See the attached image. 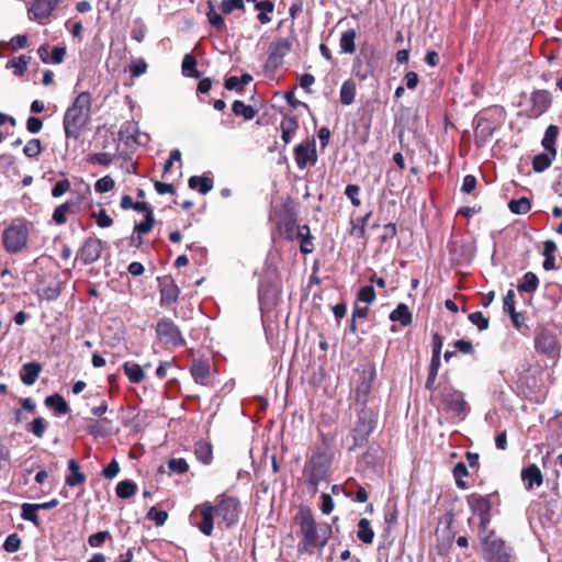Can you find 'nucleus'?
<instances>
[{
	"instance_id": "obj_1",
	"label": "nucleus",
	"mask_w": 562,
	"mask_h": 562,
	"mask_svg": "<svg viewBox=\"0 0 562 562\" xmlns=\"http://www.w3.org/2000/svg\"><path fill=\"white\" fill-rule=\"evenodd\" d=\"M299 525L297 552L300 554H313L316 550L326 547L333 535V528L329 524L318 525L308 507H301L294 517Z\"/></svg>"
},
{
	"instance_id": "obj_2",
	"label": "nucleus",
	"mask_w": 562,
	"mask_h": 562,
	"mask_svg": "<svg viewBox=\"0 0 562 562\" xmlns=\"http://www.w3.org/2000/svg\"><path fill=\"white\" fill-rule=\"evenodd\" d=\"M91 123V93L80 92L66 109L63 127L67 139L78 140Z\"/></svg>"
},
{
	"instance_id": "obj_3",
	"label": "nucleus",
	"mask_w": 562,
	"mask_h": 562,
	"mask_svg": "<svg viewBox=\"0 0 562 562\" xmlns=\"http://www.w3.org/2000/svg\"><path fill=\"white\" fill-rule=\"evenodd\" d=\"M484 562H512L514 548L495 530H490L480 541Z\"/></svg>"
},
{
	"instance_id": "obj_4",
	"label": "nucleus",
	"mask_w": 562,
	"mask_h": 562,
	"mask_svg": "<svg viewBox=\"0 0 562 562\" xmlns=\"http://www.w3.org/2000/svg\"><path fill=\"white\" fill-rule=\"evenodd\" d=\"M213 507L218 520V526L224 525L229 529L236 526L241 514V505L236 496L225 493L216 496Z\"/></svg>"
},
{
	"instance_id": "obj_5",
	"label": "nucleus",
	"mask_w": 562,
	"mask_h": 562,
	"mask_svg": "<svg viewBox=\"0 0 562 562\" xmlns=\"http://www.w3.org/2000/svg\"><path fill=\"white\" fill-rule=\"evenodd\" d=\"M30 231L24 220H15L2 232V245L8 254L21 252L26 246Z\"/></svg>"
},
{
	"instance_id": "obj_6",
	"label": "nucleus",
	"mask_w": 562,
	"mask_h": 562,
	"mask_svg": "<svg viewBox=\"0 0 562 562\" xmlns=\"http://www.w3.org/2000/svg\"><path fill=\"white\" fill-rule=\"evenodd\" d=\"M333 459L325 456H311L305 462L303 474L310 488L317 490V485L327 477Z\"/></svg>"
},
{
	"instance_id": "obj_7",
	"label": "nucleus",
	"mask_w": 562,
	"mask_h": 562,
	"mask_svg": "<svg viewBox=\"0 0 562 562\" xmlns=\"http://www.w3.org/2000/svg\"><path fill=\"white\" fill-rule=\"evenodd\" d=\"M215 517L213 503L205 501L194 506L189 515V521L191 526L198 528L202 535L211 537L214 531Z\"/></svg>"
},
{
	"instance_id": "obj_8",
	"label": "nucleus",
	"mask_w": 562,
	"mask_h": 562,
	"mask_svg": "<svg viewBox=\"0 0 562 562\" xmlns=\"http://www.w3.org/2000/svg\"><path fill=\"white\" fill-rule=\"evenodd\" d=\"M154 328L156 338L161 344L169 345L173 348L183 347L186 345V339L179 326L170 317L164 316L159 318Z\"/></svg>"
},
{
	"instance_id": "obj_9",
	"label": "nucleus",
	"mask_w": 562,
	"mask_h": 562,
	"mask_svg": "<svg viewBox=\"0 0 562 562\" xmlns=\"http://www.w3.org/2000/svg\"><path fill=\"white\" fill-rule=\"evenodd\" d=\"M297 213L292 203H284L277 214V231L281 237L289 241L296 239V232L299 225Z\"/></svg>"
},
{
	"instance_id": "obj_10",
	"label": "nucleus",
	"mask_w": 562,
	"mask_h": 562,
	"mask_svg": "<svg viewBox=\"0 0 562 562\" xmlns=\"http://www.w3.org/2000/svg\"><path fill=\"white\" fill-rule=\"evenodd\" d=\"M438 398L443 411L452 413L456 416L467 414L468 404L464 400L463 393L456 390L452 385H445L440 387Z\"/></svg>"
},
{
	"instance_id": "obj_11",
	"label": "nucleus",
	"mask_w": 562,
	"mask_h": 562,
	"mask_svg": "<svg viewBox=\"0 0 562 562\" xmlns=\"http://www.w3.org/2000/svg\"><path fill=\"white\" fill-rule=\"evenodd\" d=\"M376 424L375 413L368 407H361L358 412V420L353 428V446H363Z\"/></svg>"
},
{
	"instance_id": "obj_12",
	"label": "nucleus",
	"mask_w": 562,
	"mask_h": 562,
	"mask_svg": "<svg viewBox=\"0 0 562 562\" xmlns=\"http://www.w3.org/2000/svg\"><path fill=\"white\" fill-rule=\"evenodd\" d=\"M103 251V241L98 237H87L76 254V261L88 266L98 261Z\"/></svg>"
},
{
	"instance_id": "obj_13",
	"label": "nucleus",
	"mask_w": 562,
	"mask_h": 562,
	"mask_svg": "<svg viewBox=\"0 0 562 562\" xmlns=\"http://www.w3.org/2000/svg\"><path fill=\"white\" fill-rule=\"evenodd\" d=\"M294 159L299 169L314 166L317 161L316 142L314 138H306L294 147Z\"/></svg>"
},
{
	"instance_id": "obj_14",
	"label": "nucleus",
	"mask_w": 562,
	"mask_h": 562,
	"mask_svg": "<svg viewBox=\"0 0 562 562\" xmlns=\"http://www.w3.org/2000/svg\"><path fill=\"white\" fill-rule=\"evenodd\" d=\"M495 501L499 502V495L497 492L486 495L472 493L467 496V504L471 513L477 517L491 514L492 506Z\"/></svg>"
},
{
	"instance_id": "obj_15",
	"label": "nucleus",
	"mask_w": 562,
	"mask_h": 562,
	"mask_svg": "<svg viewBox=\"0 0 562 562\" xmlns=\"http://www.w3.org/2000/svg\"><path fill=\"white\" fill-rule=\"evenodd\" d=\"M134 211L144 213V220L139 223H136L134 226V232L137 233V243L136 246L139 247L143 244V235L148 234L155 224L154 210L151 205L144 201H136L134 203Z\"/></svg>"
},
{
	"instance_id": "obj_16",
	"label": "nucleus",
	"mask_w": 562,
	"mask_h": 562,
	"mask_svg": "<svg viewBox=\"0 0 562 562\" xmlns=\"http://www.w3.org/2000/svg\"><path fill=\"white\" fill-rule=\"evenodd\" d=\"M63 0H32L27 8L29 19L38 21L49 19Z\"/></svg>"
},
{
	"instance_id": "obj_17",
	"label": "nucleus",
	"mask_w": 562,
	"mask_h": 562,
	"mask_svg": "<svg viewBox=\"0 0 562 562\" xmlns=\"http://www.w3.org/2000/svg\"><path fill=\"white\" fill-rule=\"evenodd\" d=\"M374 380V371H362L359 381L355 387V402L361 407H367V403L372 390V383Z\"/></svg>"
},
{
	"instance_id": "obj_18",
	"label": "nucleus",
	"mask_w": 562,
	"mask_h": 562,
	"mask_svg": "<svg viewBox=\"0 0 562 562\" xmlns=\"http://www.w3.org/2000/svg\"><path fill=\"white\" fill-rule=\"evenodd\" d=\"M530 103L529 116L537 119L549 110L552 104V97L548 90H535L531 92Z\"/></svg>"
},
{
	"instance_id": "obj_19",
	"label": "nucleus",
	"mask_w": 562,
	"mask_h": 562,
	"mask_svg": "<svg viewBox=\"0 0 562 562\" xmlns=\"http://www.w3.org/2000/svg\"><path fill=\"white\" fill-rule=\"evenodd\" d=\"M159 280V305L170 306L175 304L180 295V289L171 277H164Z\"/></svg>"
},
{
	"instance_id": "obj_20",
	"label": "nucleus",
	"mask_w": 562,
	"mask_h": 562,
	"mask_svg": "<svg viewBox=\"0 0 562 562\" xmlns=\"http://www.w3.org/2000/svg\"><path fill=\"white\" fill-rule=\"evenodd\" d=\"M496 126L487 117H477L474 127V144L477 148L484 147L493 136Z\"/></svg>"
},
{
	"instance_id": "obj_21",
	"label": "nucleus",
	"mask_w": 562,
	"mask_h": 562,
	"mask_svg": "<svg viewBox=\"0 0 562 562\" xmlns=\"http://www.w3.org/2000/svg\"><path fill=\"white\" fill-rule=\"evenodd\" d=\"M85 199L83 195L78 196L76 200H68L58 205L52 215V220L57 225H64L67 222L68 214H77L80 211V203Z\"/></svg>"
},
{
	"instance_id": "obj_22",
	"label": "nucleus",
	"mask_w": 562,
	"mask_h": 562,
	"mask_svg": "<svg viewBox=\"0 0 562 562\" xmlns=\"http://www.w3.org/2000/svg\"><path fill=\"white\" fill-rule=\"evenodd\" d=\"M291 44L286 38H278L269 46L268 64L277 68L282 64L283 57L290 52Z\"/></svg>"
},
{
	"instance_id": "obj_23",
	"label": "nucleus",
	"mask_w": 562,
	"mask_h": 562,
	"mask_svg": "<svg viewBox=\"0 0 562 562\" xmlns=\"http://www.w3.org/2000/svg\"><path fill=\"white\" fill-rule=\"evenodd\" d=\"M190 373L196 383L203 386L211 385V366L207 359L193 360Z\"/></svg>"
},
{
	"instance_id": "obj_24",
	"label": "nucleus",
	"mask_w": 562,
	"mask_h": 562,
	"mask_svg": "<svg viewBox=\"0 0 562 562\" xmlns=\"http://www.w3.org/2000/svg\"><path fill=\"white\" fill-rule=\"evenodd\" d=\"M537 349L548 356L554 355L559 350V344L553 334L548 330H542L536 337Z\"/></svg>"
},
{
	"instance_id": "obj_25",
	"label": "nucleus",
	"mask_w": 562,
	"mask_h": 562,
	"mask_svg": "<svg viewBox=\"0 0 562 562\" xmlns=\"http://www.w3.org/2000/svg\"><path fill=\"white\" fill-rule=\"evenodd\" d=\"M521 480L526 484L528 491L532 490L533 486H540L543 483V475L537 464H530L522 469Z\"/></svg>"
},
{
	"instance_id": "obj_26",
	"label": "nucleus",
	"mask_w": 562,
	"mask_h": 562,
	"mask_svg": "<svg viewBox=\"0 0 562 562\" xmlns=\"http://www.w3.org/2000/svg\"><path fill=\"white\" fill-rule=\"evenodd\" d=\"M43 367L40 362H26L22 366L20 371V379L23 384L30 386L33 385L38 379Z\"/></svg>"
},
{
	"instance_id": "obj_27",
	"label": "nucleus",
	"mask_w": 562,
	"mask_h": 562,
	"mask_svg": "<svg viewBox=\"0 0 562 562\" xmlns=\"http://www.w3.org/2000/svg\"><path fill=\"white\" fill-rule=\"evenodd\" d=\"M344 493L347 497H351L358 503H366L369 498L367 490L359 485L353 479L346 481L344 485Z\"/></svg>"
},
{
	"instance_id": "obj_28",
	"label": "nucleus",
	"mask_w": 562,
	"mask_h": 562,
	"mask_svg": "<svg viewBox=\"0 0 562 562\" xmlns=\"http://www.w3.org/2000/svg\"><path fill=\"white\" fill-rule=\"evenodd\" d=\"M321 442L313 449L312 456H325L326 458L334 459L333 446L335 436L333 434L319 432Z\"/></svg>"
},
{
	"instance_id": "obj_29",
	"label": "nucleus",
	"mask_w": 562,
	"mask_h": 562,
	"mask_svg": "<svg viewBox=\"0 0 562 562\" xmlns=\"http://www.w3.org/2000/svg\"><path fill=\"white\" fill-rule=\"evenodd\" d=\"M44 405L54 412L56 416H63L69 413L70 407L63 395L55 393L45 398Z\"/></svg>"
},
{
	"instance_id": "obj_30",
	"label": "nucleus",
	"mask_w": 562,
	"mask_h": 562,
	"mask_svg": "<svg viewBox=\"0 0 562 562\" xmlns=\"http://www.w3.org/2000/svg\"><path fill=\"white\" fill-rule=\"evenodd\" d=\"M296 239L300 240V251L303 255H308L314 250V237L311 234L310 226L307 224L300 225L296 232Z\"/></svg>"
},
{
	"instance_id": "obj_31",
	"label": "nucleus",
	"mask_w": 562,
	"mask_h": 562,
	"mask_svg": "<svg viewBox=\"0 0 562 562\" xmlns=\"http://www.w3.org/2000/svg\"><path fill=\"white\" fill-rule=\"evenodd\" d=\"M389 318L392 322H398L403 327H407L413 323V314L405 303H398L390 313Z\"/></svg>"
},
{
	"instance_id": "obj_32",
	"label": "nucleus",
	"mask_w": 562,
	"mask_h": 562,
	"mask_svg": "<svg viewBox=\"0 0 562 562\" xmlns=\"http://www.w3.org/2000/svg\"><path fill=\"white\" fill-rule=\"evenodd\" d=\"M281 138L285 144H289L299 128V121L295 116L284 115L280 123Z\"/></svg>"
},
{
	"instance_id": "obj_33",
	"label": "nucleus",
	"mask_w": 562,
	"mask_h": 562,
	"mask_svg": "<svg viewBox=\"0 0 562 562\" xmlns=\"http://www.w3.org/2000/svg\"><path fill=\"white\" fill-rule=\"evenodd\" d=\"M194 454L199 461L210 464L213 460V446L210 441L201 439L194 443Z\"/></svg>"
},
{
	"instance_id": "obj_34",
	"label": "nucleus",
	"mask_w": 562,
	"mask_h": 562,
	"mask_svg": "<svg viewBox=\"0 0 562 562\" xmlns=\"http://www.w3.org/2000/svg\"><path fill=\"white\" fill-rule=\"evenodd\" d=\"M188 184L190 189L196 190L201 194H206L213 189L214 181L213 178L207 176H192L189 178Z\"/></svg>"
},
{
	"instance_id": "obj_35",
	"label": "nucleus",
	"mask_w": 562,
	"mask_h": 562,
	"mask_svg": "<svg viewBox=\"0 0 562 562\" xmlns=\"http://www.w3.org/2000/svg\"><path fill=\"white\" fill-rule=\"evenodd\" d=\"M68 469L70 474L66 476L65 481L68 486L72 487L85 483L86 475L80 471V465L75 459L68 461Z\"/></svg>"
},
{
	"instance_id": "obj_36",
	"label": "nucleus",
	"mask_w": 562,
	"mask_h": 562,
	"mask_svg": "<svg viewBox=\"0 0 562 562\" xmlns=\"http://www.w3.org/2000/svg\"><path fill=\"white\" fill-rule=\"evenodd\" d=\"M357 94V85L352 79H347L340 87L339 98L344 105H350L355 102Z\"/></svg>"
},
{
	"instance_id": "obj_37",
	"label": "nucleus",
	"mask_w": 562,
	"mask_h": 562,
	"mask_svg": "<svg viewBox=\"0 0 562 562\" xmlns=\"http://www.w3.org/2000/svg\"><path fill=\"white\" fill-rule=\"evenodd\" d=\"M30 61H31V56L20 55L18 57L10 59L5 64V68H8V69L12 68L14 76L23 77L27 70V65L30 64Z\"/></svg>"
},
{
	"instance_id": "obj_38",
	"label": "nucleus",
	"mask_w": 562,
	"mask_h": 562,
	"mask_svg": "<svg viewBox=\"0 0 562 562\" xmlns=\"http://www.w3.org/2000/svg\"><path fill=\"white\" fill-rule=\"evenodd\" d=\"M356 37H357V32L355 29H349L341 34L340 41H339V46H340L341 53L353 54L356 52V49H357L356 42H355Z\"/></svg>"
},
{
	"instance_id": "obj_39",
	"label": "nucleus",
	"mask_w": 562,
	"mask_h": 562,
	"mask_svg": "<svg viewBox=\"0 0 562 562\" xmlns=\"http://www.w3.org/2000/svg\"><path fill=\"white\" fill-rule=\"evenodd\" d=\"M559 135V127L557 125H549L544 132V136L542 138V146L547 151L552 154V156H557V149H555V140Z\"/></svg>"
},
{
	"instance_id": "obj_40",
	"label": "nucleus",
	"mask_w": 562,
	"mask_h": 562,
	"mask_svg": "<svg viewBox=\"0 0 562 562\" xmlns=\"http://www.w3.org/2000/svg\"><path fill=\"white\" fill-rule=\"evenodd\" d=\"M357 537L361 542L366 544H371L373 542L374 531L371 528L369 519L361 518L358 521Z\"/></svg>"
},
{
	"instance_id": "obj_41",
	"label": "nucleus",
	"mask_w": 562,
	"mask_h": 562,
	"mask_svg": "<svg viewBox=\"0 0 562 562\" xmlns=\"http://www.w3.org/2000/svg\"><path fill=\"white\" fill-rule=\"evenodd\" d=\"M123 370L131 383L137 384L145 379L144 370L137 363L124 362Z\"/></svg>"
},
{
	"instance_id": "obj_42",
	"label": "nucleus",
	"mask_w": 562,
	"mask_h": 562,
	"mask_svg": "<svg viewBox=\"0 0 562 562\" xmlns=\"http://www.w3.org/2000/svg\"><path fill=\"white\" fill-rule=\"evenodd\" d=\"M207 8H209V10L206 12V18H207L209 23L214 29H216V31H218V32L225 31L226 30L225 20L222 16V14L216 12L215 7L211 0L207 1Z\"/></svg>"
},
{
	"instance_id": "obj_43",
	"label": "nucleus",
	"mask_w": 562,
	"mask_h": 562,
	"mask_svg": "<svg viewBox=\"0 0 562 562\" xmlns=\"http://www.w3.org/2000/svg\"><path fill=\"white\" fill-rule=\"evenodd\" d=\"M196 58L192 54H186L182 59V75L184 77L200 78L201 72L196 69Z\"/></svg>"
},
{
	"instance_id": "obj_44",
	"label": "nucleus",
	"mask_w": 562,
	"mask_h": 562,
	"mask_svg": "<svg viewBox=\"0 0 562 562\" xmlns=\"http://www.w3.org/2000/svg\"><path fill=\"white\" fill-rule=\"evenodd\" d=\"M111 422L106 418L93 420L87 426V431L93 437H104L109 434V425Z\"/></svg>"
},
{
	"instance_id": "obj_45",
	"label": "nucleus",
	"mask_w": 562,
	"mask_h": 562,
	"mask_svg": "<svg viewBox=\"0 0 562 562\" xmlns=\"http://www.w3.org/2000/svg\"><path fill=\"white\" fill-rule=\"evenodd\" d=\"M539 285V279L536 273L529 271L525 273L522 282L518 283L517 290L519 292L533 293Z\"/></svg>"
},
{
	"instance_id": "obj_46",
	"label": "nucleus",
	"mask_w": 562,
	"mask_h": 562,
	"mask_svg": "<svg viewBox=\"0 0 562 562\" xmlns=\"http://www.w3.org/2000/svg\"><path fill=\"white\" fill-rule=\"evenodd\" d=\"M232 111L236 116H243L245 120H252L257 114L251 105H247L240 100L233 102Z\"/></svg>"
},
{
	"instance_id": "obj_47",
	"label": "nucleus",
	"mask_w": 562,
	"mask_h": 562,
	"mask_svg": "<svg viewBox=\"0 0 562 562\" xmlns=\"http://www.w3.org/2000/svg\"><path fill=\"white\" fill-rule=\"evenodd\" d=\"M372 212H368L364 216L358 218L356 222L351 221V229L350 235L355 236L358 239H362L366 237V226L368 224L369 218L371 217Z\"/></svg>"
},
{
	"instance_id": "obj_48",
	"label": "nucleus",
	"mask_w": 562,
	"mask_h": 562,
	"mask_svg": "<svg viewBox=\"0 0 562 562\" xmlns=\"http://www.w3.org/2000/svg\"><path fill=\"white\" fill-rule=\"evenodd\" d=\"M137 491L136 484L131 480H124L117 483L115 493L117 497L126 499L135 495Z\"/></svg>"
},
{
	"instance_id": "obj_49",
	"label": "nucleus",
	"mask_w": 562,
	"mask_h": 562,
	"mask_svg": "<svg viewBox=\"0 0 562 562\" xmlns=\"http://www.w3.org/2000/svg\"><path fill=\"white\" fill-rule=\"evenodd\" d=\"M508 209L514 214H527L531 209V201L526 196H522L517 200H510L508 202Z\"/></svg>"
},
{
	"instance_id": "obj_50",
	"label": "nucleus",
	"mask_w": 562,
	"mask_h": 562,
	"mask_svg": "<svg viewBox=\"0 0 562 562\" xmlns=\"http://www.w3.org/2000/svg\"><path fill=\"white\" fill-rule=\"evenodd\" d=\"M452 474L456 480V485L460 490H465L469 487V484L465 481H463V477L469 475L468 468L463 462H458L457 464H454L452 469Z\"/></svg>"
},
{
	"instance_id": "obj_51",
	"label": "nucleus",
	"mask_w": 562,
	"mask_h": 562,
	"mask_svg": "<svg viewBox=\"0 0 562 562\" xmlns=\"http://www.w3.org/2000/svg\"><path fill=\"white\" fill-rule=\"evenodd\" d=\"M555 156H552L549 151L547 154H538L532 159V168L536 172H543L548 169L554 159Z\"/></svg>"
},
{
	"instance_id": "obj_52",
	"label": "nucleus",
	"mask_w": 562,
	"mask_h": 562,
	"mask_svg": "<svg viewBox=\"0 0 562 562\" xmlns=\"http://www.w3.org/2000/svg\"><path fill=\"white\" fill-rule=\"evenodd\" d=\"M48 427V423L43 417H36L26 426V430L32 432L36 438H43Z\"/></svg>"
},
{
	"instance_id": "obj_53",
	"label": "nucleus",
	"mask_w": 562,
	"mask_h": 562,
	"mask_svg": "<svg viewBox=\"0 0 562 562\" xmlns=\"http://www.w3.org/2000/svg\"><path fill=\"white\" fill-rule=\"evenodd\" d=\"M112 535L108 530L98 531L88 537V543L91 548H101L108 540H112Z\"/></svg>"
},
{
	"instance_id": "obj_54",
	"label": "nucleus",
	"mask_w": 562,
	"mask_h": 562,
	"mask_svg": "<svg viewBox=\"0 0 562 562\" xmlns=\"http://www.w3.org/2000/svg\"><path fill=\"white\" fill-rule=\"evenodd\" d=\"M42 151H43V146H42V142L40 138L30 139L23 148V154L27 158H36L41 155Z\"/></svg>"
},
{
	"instance_id": "obj_55",
	"label": "nucleus",
	"mask_w": 562,
	"mask_h": 562,
	"mask_svg": "<svg viewBox=\"0 0 562 562\" xmlns=\"http://www.w3.org/2000/svg\"><path fill=\"white\" fill-rule=\"evenodd\" d=\"M37 509H40V506H36V504H23L22 505V513L21 516L24 520L32 521L34 525L38 526V515Z\"/></svg>"
},
{
	"instance_id": "obj_56",
	"label": "nucleus",
	"mask_w": 562,
	"mask_h": 562,
	"mask_svg": "<svg viewBox=\"0 0 562 562\" xmlns=\"http://www.w3.org/2000/svg\"><path fill=\"white\" fill-rule=\"evenodd\" d=\"M376 294L373 285H364L359 289L356 302L371 304L375 301Z\"/></svg>"
},
{
	"instance_id": "obj_57",
	"label": "nucleus",
	"mask_w": 562,
	"mask_h": 562,
	"mask_svg": "<svg viewBox=\"0 0 562 562\" xmlns=\"http://www.w3.org/2000/svg\"><path fill=\"white\" fill-rule=\"evenodd\" d=\"M218 9L223 14H231L234 10L245 11V0H223Z\"/></svg>"
},
{
	"instance_id": "obj_58",
	"label": "nucleus",
	"mask_w": 562,
	"mask_h": 562,
	"mask_svg": "<svg viewBox=\"0 0 562 562\" xmlns=\"http://www.w3.org/2000/svg\"><path fill=\"white\" fill-rule=\"evenodd\" d=\"M22 541L18 533L13 532L10 533L4 542H3V550L8 553H14L18 552L21 548Z\"/></svg>"
},
{
	"instance_id": "obj_59",
	"label": "nucleus",
	"mask_w": 562,
	"mask_h": 562,
	"mask_svg": "<svg viewBox=\"0 0 562 562\" xmlns=\"http://www.w3.org/2000/svg\"><path fill=\"white\" fill-rule=\"evenodd\" d=\"M91 217L95 220V223L100 228H106L113 224V218L106 213L104 209H100L98 212L92 211Z\"/></svg>"
},
{
	"instance_id": "obj_60",
	"label": "nucleus",
	"mask_w": 562,
	"mask_h": 562,
	"mask_svg": "<svg viewBox=\"0 0 562 562\" xmlns=\"http://www.w3.org/2000/svg\"><path fill=\"white\" fill-rule=\"evenodd\" d=\"M468 318L481 331L487 329L490 326L488 318L485 317L482 312L476 311V312L470 313Z\"/></svg>"
},
{
	"instance_id": "obj_61",
	"label": "nucleus",
	"mask_w": 562,
	"mask_h": 562,
	"mask_svg": "<svg viewBox=\"0 0 562 562\" xmlns=\"http://www.w3.org/2000/svg\"><path fill=\"white\" fill-rule=\"evenodd\" d=\"M87 161L93 165L109 166L113 161V155L109 153H95L89 155Z\"/></svg>"
},
{
	"instance_id": "obj_62",
	"label": "nucleus",
	"mask_w": 562,
	"mask_h": 562,
	"mask_svg": "<svg viewBox=\"0 0 562 562\" xmlns=\"http://www.w3.org/2000/svg\"><path fill=\"white\" fill-rule=\"evenodd\" d=\"M146 518L149 520H154L156 526L160 527L166 524L168 519V513L166 510H159L156 507H151L148 510Z\"/></svg>"
},
{
	"instance_id": "obj_63",
	"label": "nucleus",
	"mask_w": 562,
	"mask_h": 562,
	"mask_svg": "<svg viewBox=\"0 0 562 562\" xmlns=\"http://www.w3.org/2000/svg\"><path fill=\"white\" fill-rule=\"evenodd\" d=\"M148 65L143 58L133 60L128 66V71L132 77L136 78L144 75L147 71Z\"/></svg>"
},
{
	"instance_id": "obj_64",
	"label": "nucleus",
	"mask_w": 562,
	"mask_h": 562,
	"mask_svg": "<svg viewBox=\"0 0 562 562\" xmlns=\"http://www.w3.org/2000/svg\"><path fill=\"white\" fill-rule=\"evenodd\" d=\"M114 186H115V182L112 179V177L104 176V177L100 178L99 180H97V182L94 183V190L98 193H105V192L111 191L114 188Z\"/></svg>"
}]
</instances>
